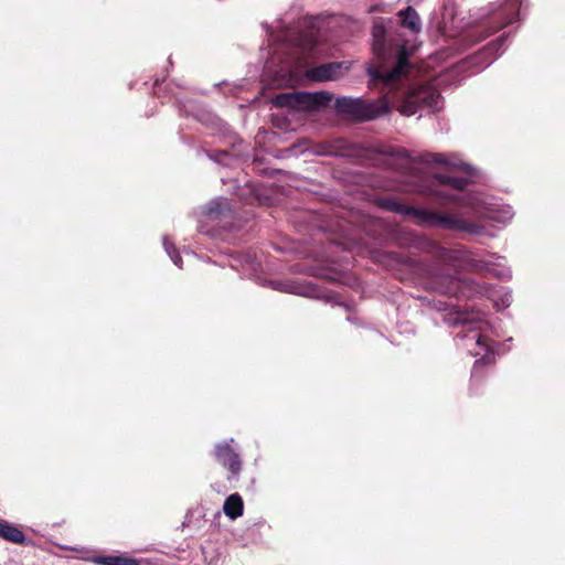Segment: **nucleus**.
Masks as SVG:
<instances>
[{"mask_svg":"<svg viewBox=\"0 0 565 565\" xmlns=\"http://www.w3.org/2000/svg\"><path fill=\"white\" fill-rule=\"evenodd\" d=\"M381 206L387 211L409 217V220L418 226L440 227L444 230L465 232L475 235H481L484 233L483 225L468 222L457 214H447L438 211L414 207L395 199H382Z\"/></svg>","mask_w":565,"mask_h":565,"instance_id":"1","label":"nucleus"},{"mask_svg":"<svg viewBox=\"0 0 565 565\" xmlns=\"http://www.w3.org/2000/svg\"><path fill=\"white\" fill-rule=\"evenodd\" d=\"M430 288L446 296L472 298L477 296H486L492 300L497 310H503L511 305V294L508 290L494 289L486 284H480L473 278L437 273L430 281Z\"/></svg>","mask_w":565,"mask_h":565,"instance_id":"2","label":"nucleus"},{"mask_svg":"<svg viewBox=\"0 0 565 565\" xmlns=\"http://www.w3.org/2000/svg\"><path fill=\"white\" fill-rule=\"evenodd\" d=\"M430 252L444 265L455 269L470 270L481 274L486 277L507 278L510 277L508 268L502 266V257H498V262L477 259L471 257L467 252L459 249H448L429 243Z\"/></svg>","mask_w":565,"mask_h":565,"instance_id":"3","label":"nucleus"},{"mask_svg":"<svg viewBox=\"0 0 565 565\" xmlns=\"http://www.w3.org/2000/svg\"><path fill=\"white\" fill-rule=\"evenodd\" d=\"M454 326H461L467 329V332H459L457 337L461 338L471 355L482 358L476 362L478 364L481 361L488 360V352L490 344L488 339L482 334L486 322L483 317L479 312H459L454 319Z\"/></svg>","mask_w":565,"mask_h":565,"instance_id":"4","label":"nucleus"},{"mask_svg":"<svg viewBox=\"0 0 565 565\" xmlns=\"http://www.w3.org/2000/svg\"><path fill=\"white\" fill-rule=\"evenodd\" d=\"M422 193H427L434 198H436L441 204L445 203H459L463 205L471 206L478 215L484 218H489L491 221L507 223L512 218V213L510 210H505L499 212L491 206L484 205L481 203L479 199L468 198L467 200H461L458 195L451 194L445 190H438L434 186L429 185L425 189L419 190Z\"/></svg>","mask_w":565,"mask_h":565,"instance_id":"5","label":"nucleus"},{"mask_svg":"<svg viewBox=\"0 0 565 565\" xmlns=\"http://www.w3.org/2000/svg\"><path fill=\"white\" fill-rule=\"evenodd\" d=\"M271 106H331L332 94L321 90L316 93L285 92L266 95Z\"/></svg>","mask_w":565,"mask_h":565,"instance_id":"6","label":"nucleus"},{"mask_svg":"<svg viewBox=\"0 0 565 565\" xmlns=\"http://www.w3.org/2000/svg\"><path fill=\"white\" fill-rule=\"evenodd\" d=\"M397 52L396 65L390 70H375L371 74V82L374 85L381 84L383 89L393 90L397 86V82L405 75L408 67V54L405 44L395 43Z\"/></svg>","mask_w":565,"mask_h":565,"instance_id":"7","label":"nucleus"},{"mask_svg":"<svg viewBox=\"0 0 565 565\" xmlns=\"http://www.w3.org/2000/svg\"><path fill=\"white\" fill-rule=\"evenodd\" d=\"M441 102L438 89L430 85H419L408 90L404 106H437Z\"/></svg>","mask_w":565,"mask_h":565,"instance_id":"8","label":"nucleus"},{"mask_svg":"<svg viewBox=\"0 0 565 565\" xmlns=\"http://www.w3.org/2000/svg\"><path fill=\"white\" fill-rule=\"evenodd\" d=\"M215 457L216 460L227 468L232 475L237 476L242 469V462L239 459V455L234 451L228 443L217 444L215 446Z\"/></svg>","mask_w":565,"mask_h":565,"instance_id":"9","label":"nucleus"},{"mask_svg":"<svg viewBox=\"0 0 565 565\" xmlns=\"http://www.w3.org/2000/svg\"><path fill=\"white\" fill-rule=\"evenodd\" d=\"M343 62H331L311 67L306 71V77L310 81H334L343 73Z\"/></svg>","mask_w":565,"mask_h":565,"instance_id":"10","label":"nucleus"},{"mask_svg":"<svg viewBox=\"0 0 565 565\" xmlns=\"http://www.w3.org/2000/svg\"><path fill=\"white\" fill-rule=\"evenodd\" d=\"M335 115L351 119L355 122L373 120L387 113L390 108H333Z\"/></svg>","mask_w":565,"mask_h":565,"instance_id":"11","label":"nucleus"},{"mask_svg":"<svg viewBox=\"0 0 565 565\" xmlns=\"http://www.w3.org/2000/svg\"><path fill=\"white\" fill-rule=\"evenodd\" d=\"M425 161L427 163L445 166L449 169L450 172L462 170L466 171L467 173H470L471 170L469 164L462 162L456 156L446 157L445 154L441 153H428L425 157Z\"/></svg>","mask_w":565,"mask_h":565,"instance_id":"12","label":"nucleus"},{"mask_svg":"<svg viewBox=\"0 0 565 565\" xmlns=\"http://www.w3.org/2000/svg\"><path fill=\"white\" fill-rule=\"evenodd\" d=\"M399 24L412 34H417L422 30V21L413 7H407L397 13Z\"/></svg>","mask_w":565,"mask_h":565,"instance_id":"13","label":"nucleus"},{"mask_svg":"<svg viewBox=\"0 0 565 565\" xmlns=\"http://www.w3.org/2000/svg\"><path fill=\"white\" fill-rule=\"evenodd\" d=\"M89 561L97 565H141L139 559L126 555L94 556Z\"/></svg>","mask_w":565,"mask_h":565,"instance_id":"14","label":"nucleus"},{"mask_svg":"<svg viewBox=\"0 0 565 565\" xmlns=\"http://www.w3.org/2000/svg\"><path fill=\"white\" fill-rule=\"evenodd\" d=\"M243 500L238 493L231 494L226 498L223 511L232 520L237 519L243 514Z\"/></svg>","mask_w":565,"mask_h":565,"instance_id":"15","label":"nucleus"},{"mask_svg":"<svg viewBox=\"0 0 565 565\" xmlns=\"http://www.w3.org/2000/svg\"><path fill=\"white\" fill-rule=\"evenodd\" d=\"M0 537L17 544L25 541V535L21 530L3 520H0Z\"/></svg>","mask_w":565,"mask_h":565,"instance_id":"16","label":"nucleus"},{"mask_svg":"<svg viewBox=\"0 0 565 565\" xmlns=\"http://www.w3.org/2000/svg\"><path fill=\"white\" fill-rule=\"evenodd\" d=\"M434 180L440 185H447L455 190H462L469 183V179L455 177L449 173H437L434 175Z\"/></svg>","mask_w":565,"mask_h":565,"instance_id":"17","label":"nucleus"},{"mask_svg":"<svg viewBox=\"0 0 565 565\" xmlns=\"http://www.w3.org/2000/svg\"><path fill=\"white\" fill-rule=\"evenodd\" d=\"M205 214L210 217L217 218L221 215L231 211L230 203L227 199L218 198L211 201L205 206Z\"/></svg>","mask_w":565,"mask_h":565,"instance_id":"18","label":"nucleus"},{"mask_svg":"<svg viewBox=\"0 0 565 565\" xmlns=\"http://www.w3.org/2000/svg\"><path fill=\"white\" fill-rule=\"evenodd\" d=\"M391 100L385 98L379 106H391ZM332 106H375L374 104L366 103L361 98L352 99L350 97H339L334 100Z\"/></svg>","mask_w":565,"mask_h":565,"instance_id":"19","label":"nucleus"},{"mask_svg":"<svg viewBox=\"0 0 565 565\" xmlns=\"http://www.w3.org/2000/svg\"><path fill=\"white\" fill-rule=\"evenodd\" d=\"M163 246H164L167 254L170 256L171 260L174 263V265L178 266L179 268H182V258L179 255V253L175 250L173 243H171L167 236L163 237Z\"/></svg>","mask_w":565,"mask_h":565,"instance_id":"20","label":"nucleus"},{"mask_svg":"<svg viewBox=\"0 0 565 565\" xmlns=\"http://www.w3.org/2000/svg\"><path fill=\"white\" fill-rule=\"evenodd\" d=\"M322 150L319 151L320 154L327 156H341L343 154L340 150V146L333 143H323L321 145Z\"/></svg>","mask_w":565,"mask_h":565,"instance_id":"21","label":"nucleus"},{"mask_svg":"<svg viewBox=\"0 0 565 565\" xmlns=\"http://www.w3.org/2000/svg\"><path fill=\"white\" fill-rule=\"evenodd\" d=\"M273 122L275 126H277L278 128L284 129V130L295 129V127L291 125V122L289 121V119L287 117L282 118V117H279L278 115H275L273 118Z\"/></svg>","mask_w":565,"mask_h":565,"instance_id":"22","label":"nucleus"},{"mask_svg":"<svg viewBox=\"0 0 565 565\" xmlns=\"http://www.w3.org/2000/svg\"><path fill=\"white\" fill-rule=\"evenodd\" d=\"M373 35L375 38V45L382 46L384 43L385 30L382 25H375L373 29Z\"/></svg>","mask_w":565,"mask_h":565,"instance_id":"23","label":"nucleus"},{"mask_svg":"<svg viewBox=\"0 0 565 565\" xmlns=\"http://www.w3.org/2000/svg\"><path fill=\"white\" fill-rule=\"evenodd\" d=\"M281 290L286 291V292H294V294H299L300 291L298 290V287H296L294 284L291 282H281L279 284V287Z\"/></svg>","mask_w":565,"mask_h":565,"instance_id":"24","label":"nucleus"},{"mask_svg":"<svg viewBox=\"0 0 565 565\" xmlns=\"http://www.w3.org/2000/svg\"><path fill=\"white\" fill-rule=\"evenodd\" d=\"M505 34L499 36L498 39H495L491 44H490V47L491 49H494V50H499V47L503 44V42L505 41Z\"/></svg>","mask_w":565,"mask_h":565,"instance_id":"25","label":"nucleus"},{"mask_svg":"<svg viewBox=\"0 0 565 565\" xmlns=\"http://www.w3.org/2000/svg\"><path fill=\"white\" fill-rule=\"evenodd\" d=\"M507 23H508V22H505V24H507ZM503 25H504V23H499V24H497V25H495V26H493V28H488V29L486 30V33H484V35H483V39H484V38L490 36L491 34H493L494 32H497L498 30H500Z\"/></svg>","mask_w":565,"mask_h":565,"instance_id":"26","label":"nucleus"},{"mask_svg":"<svg viewBox=\"0 0 565 565\" xmlns=\"http://www.w3.org/2000/svg\"><path fill=\"white\" fill-rule=\"evenodd\" d=\"M315 109L316 108H295V107H291V108H287V114H288V116H295L300 110H315Z\"/></svg>","mask_w":565,"mask_h":565,"instance_id":"27","label":"nucleus"},{"mask_svg":"<svg viewBox=\"0 0 565 565\" xmlns=\"http://www.w3.org/2000/svg\"><path fill=\"white\" fill-rule=\"evenodd\" d=\"M398 109L403 116L409 117V116L415 115V108L403 107V108H398Z\"/></svg>","mask_w":565,"mask_h":565,"instance_id":"28","label":"nucleus"},{"mask_svg":"<svg viewBox=\"0 0 565 565\" xmlns=\"http://www.w3.org/2000/svg\"><path fill=\"white\" fill-rule=\"evenodd\" d=\"M159 89H160V84H159V81L156 79L154 81V94L158 95V96H160Z\"/></svg>","mask_w":565,"mask_h":565,"instance_id":"29","label":"nucleus"},{"mask_svg":"<svg viewBox=\"0 0 565 565\" xmlns=\"http://www.w3.org/2000/svg\"><path fill=\"white\" fill-rule=\"evenodd\" d=\"M221 156H222V157H226V156H227V152L223 151V152H221Z\"/></svg>","mask_w":565,"mask_h":565,"instance_id":"30","label":"nucleus"}]
</instances>
